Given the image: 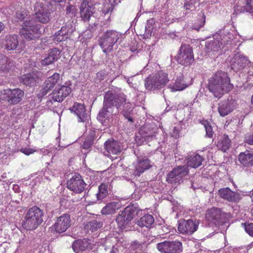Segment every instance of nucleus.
<instances>
[{"label": "nucleus", "instance_id": "f257e3e1", "mask_svg": "<svg viewBox=\"0 0 253 253\" xmlns=\"http://www.w3.org/2000/svg\"><path fill=\"white\" fill-rule=\"evenodd\" d=\"M209 89L214 96L220 98L222 95L232 88L229 78L226 73L218 71L209 79Z\"/></svg>", "mask_w": 253, "mask_h": 253}, {"label": "nucleus", "instance_id": "f03ea898", "mask_svg": "<svg viewBox=\"0 0 253 253\" xmlns=\"http://www.w3.org/2000/svg\"><path fill=\"white\" fill-rule=\"evenodd\" d=\"M43 216L42 210L37 206H33L25 213L22 226L27 230H35L43 222Z\"/></svg>", "mask_w": 253, "mask_h": 253}, {"label": "nucleus", "instance_id": "7ed1b4c3", "mask_svg": "<svg viewBox=\"0 0 253 253\" xmlns=\"http://www.w3.org/2000/svg\"><path fill=\"white\" fill-rule=\"evenodd\" d=\"M110 91L115 101L114 106L116 107L118 111L129 122L133 123V120L131 116L132 111V105L129 102L126 101V95L123 92H118L113 90Z\"/></svg>", "mask_w": 253, "mask_h": 253}, {"label": "nucleus", "instance_id": "20e7f679", "mask_svg": "<svg viewBox=\"0 0 253 253\" xmlns=\"http://www.w3.org/2000/svg\"><path fill=\"white\" fill-rule=\"evenodd\" d=\"M168 76L167 73L162 71L150 75L144 80L145 88L149 91L161 90L169 81Z\"/></svg>", "mask_w": 253, "mask_h": 253}, {"label": "nucleus", "instance_id": "39448f33", "mask_svg": "<svg viewBox=\"0 0 253 253\" xmlns=\"http://www.w3.org/2000/svg\"><path fill=\"white\" fill-rule=\"evenodd\" d=\"M40 28L41 25L37 24L34 20H26L23 23L19 33L26 41L36 40L41 36Z\"/></svg>", "mask_w": 253, "mask_h": 253}, {"label": "nucleus", "instance_id": "423d86ee", "mask_svg": "<svg viewBox=\"0 0 253 253\" xmlns=\"http://www.w3.org/2000/svg\"><path fill=\"white\" fill-rule=\"evenodd\" d=\"M114 103L113 97L111 94L110 90H109L105 94L103 106L97 116L98 120L104 126H109V117L112 115Z\"/></svg>", "mask_w": 253, "mask_h": 253}, {"label": "nucleus", "instance_id": "0eeeda50", "mask_svg": "<svg viewBox=\"0 0 253 253\" xmlns=\"http://www.w3.org/2000/svg\"><path fill=\"white\" fill-rule=\"evenodd\" d=\"M122 34L114 30H107L99 39V45L103 49V51L106 55L111 52L114 45L120 38Z\"/></svg>", "mask_w": 253, "mask_h": 253}, {"label": "nucleus", "instance_id": "6e6552de", "mask_svg": "<svg viewBox=\"0 0 253 253\" xmlns=\"http://www.w3.org/2000/svg\"><path fill=\"white\" fill-rule=\"evenodd\" d=\"M50 2H37L34 6V18L37 21L43 23H48L51 20L52 12Z\"/></svg>", "mask_w": 253, "mask_h": 253}, {"label": "nucleus", "instance_id": "1a4fd4ad", "mask_svg": "<svg viewBox=\"0 0 253 253\" xmlns=\"http://www.w3.org/2000/svg\"><path fill=\"white\" fill-rule=\"evenodd\" d=\"M142 211L134 205L126 207L125 210L118 215L116 221L123 228L129 226L135 216H141Z\"/></svg>", "mask_w": 253, "mask_h": 253}, {"label": "nucleus", "instance_id": "9d476101", "mask_svg": "<svg viewBox=\"0 0 253 253\" xmlns=\"http://www.w3.org/2000/svg\"><path fill=\"white\" fill-rule=\"evenodd\" d=\"M71 92V88L67 85H62L60 88L55 89L48 96L46 105L49 108H53L54 103L61 102Z\"/></svg>", "mask_w": 253, "mask_h": 253}, {"label": "nucleus", "instance_id": "9b49d317", "mask_svg": "<svg viewBox=\"0 0 253 253\" xmlns=\"http://www.w3.org/2000/svg\"><path fill=\"white\" fill-rule=\"evenodd\" d=\"M189 173V169L186 166H179L174 168L167 175V181L172 184H179L183 178Z\"/></svg>", "mask_w": 253, "mask_h": 253}, {"label": "nucleus", "instance_id": "f8f14e48", "mask_svg": "<svg viewBox=\"0 0 253 253\" xmlns=\"http://www.w3.org/2000/svg\"><path fill=\"white\" fill-rule=\"evenodd\" d=\"M177 62L182 65L187 66L194 61L193 49L189 44H182L176 56Z\"/></svg>", "mask_w": 253, "mask_h": 253}, {"label": "nucleus", "instance_id": "ddd939ff", "mask_svg": "<svg viewBox=\"0 0 253 253\" xmlns=\"http://www.w3.org/2000/svg\"><path fill=\"white\" fill-rule=\"evenodd\" d=\"M67 185L69 189L78 194L82 193L86 186L83 177L78 173H75L69 179L67 182Z\"/></svg>", "mask_w": 253, "mask_h": 253}, {"label": "nucleus", "instance_id": "4468645a", "mask_svg": "<svg viewBox=\"0 0 253 253\" xmlns=\"http://www.w3.org/2000/svg\"><path fill=\"white\" fill-rule=\"evenodd\" d=\"M206 217L210 223L216 226H220L225 222V214L218 208H212L207 210Z\"/></svg>", "mask_w": 253, "mask_h": 253}, {"label": "nucleus", "instance_id": "2eb2a0df", "mask_svg": "<svg viewBox=\"0 0 253 253\" xmlns=\"http://www.w3.org/2000/svg\"><path fill=\"white\" fill-rule=\"evenodd\" d=\"M157 249L162 253H177L182 251V246L177 241H166L157 244Z\"/></svg>", "mask_w": 253, "mask_h": 253}, {"label": "nucleus", "instance_id": "dca6fc26", "mask_svg": "<svg viewBox=\"0 0 253 253\" xmlns=\"http://www.w3.org/2000/svg\"><path fill=\"white\" fill-rule=\"evenodd\" d=\"M4 99L11 105H16L24 97V91L19 88L7 89L4 91Z\"/></svg>", "mask_w": 253, "mask_h": 253}, {"label": "nucleus", "instance_id": "f3484780", "mask_svg": "<svg viewBox=\"0 0 253 253\" xmlns=\"http://www.w3.org/2000/svg\"><path fill=\"white\" fill-rule=\"evenodd\" d=\"M199 223L200 221L197 219H181L179 221L178 230L181 233L191 234L197 230Z\"/></svg>", "mask_w": 253, "mask_h": 253}, {"label": "nucleus", "instance_id": "a211bd4d", "mask_svg": "<svg viewBox=\"0 0 253 253\" xmlns=\"http://www.w3.org/2000/svg\"><path fill=\"white\" fill-rule=\"evenodd\" d=\"M71 225V216L69 214L65 213L57 218L52 226V229L57 233H62L66 231Z\"/></svg>", "mask_w": 253, "mask_h": 253}, {"label": "nucleus", "instance_id": "6ab92c4d", "mask_svg": "<svg viewBox=\"0 0 253 253\" xmlns=\"http://www.w3.org/2000/svg\"><path fill=\"white\" fill-rule=\"evenodd\" d=\"M251 62L249 58L244 55L236 53L231 61L232 69L237 72L249 66Z\"/></svg>", "mask_w": 253, "mask_h": 253}, {"label": "nucleus", "instance_id": "aec40b11", "mask_svg": "<svg viewBox=\"0 0 253 253\" xmlns=\"http://www.w3.org/2000/svg\"><path fill=\"white\" fill-rule=\"evenodd\" d=\"M18 45V37L15 35H6L1 40V46L7 50H15Z\"/></svg>", "mask_w": 253, "mask_h": 253}, {"label": "nucleus", "instance_id": "412c9836", "mask_svg": "<svg viewBox=\"0 0 253 253\" xmlns=\"http://www.w3.org/2000/svg\"><path fill=\"white\" fill-rule=\"evenodd\" d=\"M42 77V73L38 71H34L31 73L25 74L20 77L19 81L21 83L28 86H35L38 80Z\"/></svg>", "mask_w": 253, "mask_h": 253}, {"label": "nucleus", "instance_id": "4be33fe9", "mask_svg": "<svg viewBox=\"0 0 253 253\" xmlns=\"http://www.w3.org/2000/svg\"><path fill=\"white\" fill-rule=\"evenodd\" d=\"M104 148L109 154L118 155L123 150L121 143L114 139H109L104 143Z\"/></svg>", "mask_w": 253, "mask_h": 253}, {"label": "nucleus", "instance_id": "5701e85b", "mask_svg": "<svg viewBox=\"0 0 253 253\" xmlns=\"http://www.w3.org/2000/svg\"><path fill=\"white\" fill-rule=\"evenodd\" d=\"M95 12V7L91 2L84 0L80 7V14L82 19L88 21Z\"/></svg>", "mask_w": 253, "mask_h": 253}, {"label": "nucleus", "instance_id": "b1692460", "mask_svg": "<svg viewBox=\"0 0 253 253\" xmlns=\"http://www.w3.org/2000/svg\"><path fill=\"white\" fill-rule=\"evenodd\" d=\"M235 108V101L232 99L221 101L218 107V111L220 116L224 117L231 113Z\"/></svg>", "mask_w": 253, "mask_h": 253}, {"label": "nucleus", "instance_id": "393cba45", "mask_svg": "<svg viewBox=\"0 0 253 253\" xmlns=\"http://www.w3.org/2000/svg\"><path fill=\"white\" fill-rule=\"evenodd\" d=\"M219 197L229 202H236L240 200V194L232 191L228 187L220 189L218 190Z\"/></svg>", "mask_w": 253, "mask_h": 253}, {"label": "nucleus", "instance_id": "a878e982", "mask_svg": "<svg viewBox=\"0 0 253 253\" xmlns=\"http://www.w3.org/2000/svg\"><path fill=\"white\" fill-rule=\"evenodd\" d=\"M238 160L240 164L244 167L250 168L253 167V153H251L249 150L241 153L238 156ZM250 171L253 172L252 168Z\"/></svg>", "mask_w": 253, "mask_h": 253}, {"label": "nucleus", "instance_id": "bb28decb", "mask_svg": "<svg viewBox=\"0 0 253 253\" xmlns=\"http://www.w3.org/2000/svg\"><path fill=\"white\" fill-rule=\"evenodd\" d=\"M150 167V161L148 159L138 161L134 169H129L128 172L134 176H139L141 173L148 169Z\"/></svg>", "mask_w": 253, "mask_h": 253}, {"label": "nucleus", "instance_id": "cd10ccee", "mask_svg": "<svg viewBox=\"0 0 253 253\" xmlns=\"http://www.w3.org/2000/svg\"><path fill=\"white\" fill-rule=\"evenodd\" d=\"M71 111L74 112L79 117V121L81 122H84L88 119V114L85 109L84 105L75 103Z\"/></svg>", "mask_w": 253, "mask_h": 253}, {"label": "nucleus", "instance_id": "c85d7f7f", "mask_svg": "<svg viewBox=\"0 0 253 253\" xmlns=\"http://www.w3.org/2000/svg\"><path fill=\"white\" fill-rule=\"evenodd\" d=\"M90 244L89 240L86 238L78 239L74 241L72 247L75 253H78L85 251Z\"/></svg>", "mask_w": 253, "mask_h": 253}, {"label": "nucleus", "instance_id": "c756f323", "mask_svg": "<svg viewBox=\"0 0 253 253\" xmlns=\"http://www.w3.org/2000/svg\"><path fill=\"white\" fill-rule=\"evenodd\" d=\"M222 45V42L221 38L218 39H213L206 42L205 47L207 52H210L211 51H218Z\"/></svg>", "mask_w": 253, "mask_h": 253}, {"label": "nucleus", "instance_id": "7c9ffc66", "mask_svg": "<svg viewBox=\"0 0 253 253\" xmlns=\"http://www.w3.org/2000/svg\"><path fill=\"white\" fill-rule=\"evenodd\" d=\"M120 208V205L119 202L109 203L102 208L101 212L104 215L113 214L116 212L117 210H119Z\"/></svg>", "mask_w": 253, "mask_h": 253}, {"label": "nucleus", "instance_id": "2f4dec72", "mask_svg": "<svg viewBox=\"0 0 253 253\" xmlns=\"http://www.w3.org/2000/svg\"><path fill=\"white\" fill-rule=\"evenodd\" d=\"M154 223V218L150 214H147L141 217L139 220L135 222V223L140 227H145L147 228H150Z\"/></svg>", "mask_w": 253, "mask_h": 253}, {"label": "nucleus", "instance_id": "473e14b6", "mask_svg": "<svg viewBox=\"0 0 253 253\" xmlns=\"http://www.w3.org/2000/svg\"><path fill=\"white\" fill-rule=\"evenodd\" d=\"M231 145V140L228 135L224 134L220 136L217 143L218 149L223 152L229 149Z\"/></svg>", "mask_w": 253, "mask_h": 253}, {"label": "nucleus", "instance_id": "72a5a7b5", "mask_svg": "<svg viewBox=\"0 0 253 253\" xmlns=\"http://www.w3.org/2000/svg\"><path fill=\"white\" fill-rule=\"evenodd\" d=\"M187 167L197 168L202 165L204 159L200 155H192L187 158Z\"/></svg>", "mask_w": 253, "mask_h": 253}, {"label": "nucleus", "instance_id": "f704fd0d", "mask_svg": "<svg viewBox=\"0 0 253 253\" xmlns=\"http://www.w3.org/2000/svg\"><path fill=\"white\" fill-rule=\"evenodd\" d=\"M75 30V24L73 20L68 21L64 26L62 27L60 32L62 33L67 39L71 35Z\"/></svg>", "mask_w": 253, "mask_h": 253}, {"label": "nucleus", "instance_id": "c9c22d12", "mask_svg": "<svg viewBox=\"0 0 253 253\" xmlns=\"http://www.w3.org/2000/svg\"><path fill=\"white\" fill-rule=\"evenodd\" d=\"M11 65V61L8 57L0 54V70L2 71H8Z\"/></svg>", "mask_w": 253, "mask_h": 253}, {"label": "nucleus", "instance_id": "e433bc0d", "mask_svg": "<svg viewBox=\"0 0 253 253\" xmlns=\"http://www.w3.org/2000/svg\"><path fill=\"white\" fill-rule=\"evenodd\" d=\"M60 78V74L55 73L53 75L48 77L44 83L47 88L52 89L57 83Z\"/></svg>", "mask_w": 253, "mask_h": 253}, {"label": "nucleus", "instance_id": "4c0bfd02", "mask_svg": "<svg viewBox=\"0 0 253 253\" xmlns=\"http://www.w3.org/2000/svg\"><path fill=\"white\" fill-rule=\"evenodd\" d=\"M108 184L101 183L98 187V193L96 194L98 200H101L106 197L108 195Z\"/></svg>", "mask_w": 253, "mask_h": 253}, {"label": "nucleus", "instance_id": "58836bf2", "mask_svg": "<svg viewBox=\"0 0 253 253\" xmlns=\"http://www.w3.org/2000/svg\"><path fill=\"white\" fill-rule=\"evenodd\" d=\"M102 225L103 224L102 222L94 220L88 222L85 226V228L87 230H89L91 232H93L101 228Z\"/></svg>", "mask_w": 253, "mask_h": 253}, {"label": "nucleus", "instance_id": "ea45409f", "mask_svg": "<svg viewBox=\"0 0 253 253\" xmlns=\"http://www.w3.org/2000/svg\"><path fill=\"white\" fill-rule=\"evenodd\" d=\"M186 86L185 85L182 78H180L175 81L173 85H170L169 87L172 91L181 90L184 89Z\"/></svg>", "mask_w": 253, "mask_h": 253}, {"label": "nucleus", "instance_id": "a19ab883", "mask_svg": "<svg viewBox=\"0 0 253 253\" xmlns=\"http://www.w3.org/2000/svg\"><path fill=\"white\" fill-rule=\"evenodd\" d=\"M48 54L52 60L56 61L60 57L61 50L58 48L53 47L49 50Z\"/></svg>", "mask_w": 253, "mask_h": 253}, {"label": "nucleus", "instance_id": "79ce46f5", "mask_svg": "<svg viewBox=\"0 0 253 253\" xmlns=\"http://www.w3.org/2000/svg\"><path fill=\"white\" fill-rule=\"evenodd\" d=\"M154 23L153 19H149L147 21L146 25L145 26V36L148 38L151 35L153 30V24Z\"/></svg>", "mask_w": 253, "mask_h": 253}, {"label": "nucleus", "instance_id": "37998d69", "mask_svg": "<svg viewBox=\"0 0 253 253\" xmlns=\"http://www.w3.org/2000/svg\"><path fill=\"white\" fill-rule=\"evenodd\" d=\"M206 131V136L211 138L213 136V131L211 126L210 125L209 122L207 121H203V123Z\"/></svg>", "mask_w": 253, "mask_h": 253}, {"label": "nucleus", "instance_id": "c03bdc74", "mask_svg": "<svg viewBox=\"0 0 253 253\" xmlns=\"http://www.w3.org/2000/svg\"><path fill=\"white\" fill-rule=\"evenodd\" d=\"M139 134L146 137L150 136L151 134L150 127L148 125L141 126L139 129Z\"/></svg>", "mask_w": 253, "mask_h": 253}, {"label": "nucleus", "instance_id": "a18cd8bd", "mask_svg": "<svg viewBox=\"0 0 253 253\" xmlns=\"http://www.w3.org/2000/svg\"><path fill=\"white\" fill-rule=\"evenodd\" d=\"M242 225L244 226L246 232L253 237V223L246 222L242 223Z\"/></svg>", "mask_w": 253, "mask_h": 253}, {"label": "nucleus", "instance_id": "49530a36", "mask_svg": "<svg viewBox=\"0 0 253 253\" xmlns=\"http://www.w3.org/2000/svg\"><path fill=\"white\" fill-rule=\"evenodd\" d=\"M114 5L110 2H106L104 4V5L102 9L103 13L104 15H106L110 12H111L114 9Z\"/></svg>", "mask_w": 253, "mask_h": 253}, {"label": "nucleus", "instance_id": "de8ad7c7", "mask_svg": "<svg viewBox=\"0 0 253 253\" xmlns=\"http://www.w3.org/2000/svg\"><path fill=\"white\" fill-rule=\"evenodd\" d=\"M144 243L143 242L138 241H133L130 245L131 250L133 251L140 250L142 248Z\"/></svg>", "mask_w": 253, "mask_h": 253}, {"label": "nucleus", "instance_id": "09e8293b", "mask_svg": "<svg viewBox=\"0 0 253 253\" xmlns=\"http://www.w3.org/2000/svg\"><path fill=\"white\" fill-rule=\"evenodd\" d=\"M196 0H186L184 7L186 10H193L195 9Z\"/></svg>", "mask_w": 253, "mask_h": 253}, {"label": "nucleus", "instance_id": "8fccbe9b", "mask_svg": "<svg viewBox=\"0 0 253 253\" xmlns=\"http://www.w3.org/2000/svg\"><path fill=\"white\" fill-rule=\"evenodd\" d=\"M67 39L66 37L62 35V33L60 32V30L55 33L53 38V40L57 42H61Z\"/></svg>", "mask_w": 253, "mask_h": 253}, {"label": "nucleus", "instance_id": "3c124183", "mask_svg": "<svg viewBox=\"0 0 253 253\" xmlns=\"http://www.w3.org/2000/svg\"><path fill=\"white\" fill-rule=\"evenodd\" d=\"M93 139L91 137L85 139L82 145V147L84 149H88L92 145Z\"/></svg>", "mask_w": 253, "mask_h": 253}, {"label": "nucleus", "instance_id": "603ef678", "mask_svg": "<svg viewBox=\"0 0 253 253\" xmlns=\"http://www.w3.org/2000/svg\"><path fill=\"white\" fill-rule=\"evenodd\" d=\"M252 0H246L245 10L246 12H250L253 14V6L251 4Z\"/></svg>", "mask_w": 253, "mask_h": 253}, {"label": "nucleus", "instance_id": "864d4df0", "mask_svg": "<svg viewBox=\"0 0 253 253\" xmlns=\"http://www.w3.org/2000/svg\"><path fill=\"white\" fill-rule=\"evenodd\" d=\"M50 90L51 89L50 88H47L46 85L43 84L42 88L40 90L39 93L38 94L39 98L42 97Z\"/></svg>", "mask_w": 253, "mask_h": 253}, {"label": "nucleus", "instance_id": "5fc2aeb1", "mask_svg": "<svg viewBox=\"0 0 253 253\" xmlns=\"http://www.w3.org/2000/svg\"><path fill=\"white\" fill-rule=\"evenodd\" d=\"M26 15V12L25 10L18 11L16 13V17L20 21L24 20Z\"/></svg>", "mask_w": 253, "mask_h": 253}, {"label": "nucleus", "instance_id": "6e6d98bb", "mask_svg": "<svg viewBox=\"0 0 253 253\" xmlns=\"http://www.w3.org/2000/svg\"><path fill=\"white\" fill-rule=\"evenodd\" d=\"M55 62L54 60L52 59V57H50L49 55L47 57L44 58V59L42 60V63L44 65H48L51 64Z\"/></svg>", "mask_w": 253, "mask_h": 253}, {"label": "nucleus", "instance_id": "4d7b16f0", "mask_svg": "<svg viewBox=\"0 0 253 253\" xmlns=\"http://www.w3.org/2000/svg\"><path fill=\"white\" fill-rule=\"evenodd\" d=\"M245 142L249 144L253 145V132L251 134L246 135Z\"/></svg>", "mask_w": 253, "mask_h": 253}, {"label": "nucleus", "instance_id": "13d9d810", "mask_svg": "<svg viewBox=\"0 0 253 253\" xmlns=\"http://www.w3.org/2000/svg\"><path fill=\"white\" fill-rule=\"evenodd\" d=\"M145 137L144 136L139 134V135H137L135 136V141L138 145H140L143 143Z\"/></svg>", "mask_w": 253, "mask_h": 253}, {"label": "nucleus", "instance_id": "bf43d9fd", "mask_svg": "<svg viewBox=\"0 0 253 253\" xmlns=\"http://www.w3.org/2000/svg\"><path fill=\"white\" fill-rule=\"evenodd\" d=\"M20 151L26 155H29L35 152L36 151L35 150H34L32 148H22L20 149Z\"/></svg>", "mask_w": 253, "mask_h": 253}, {"label": "nucleus", "instance_id": "052dcab7", "mask_svg": "<svg viewBox=\"0 0 253 253\" xmlns=\"http://www.w3.org/2000/svg\"><path fill=\"white\" fill-rule=\"evenodd\" d=\"M66 13L68 14H70L71 16H72L74 15L75 12V7L72 5H68L66 7Z\"/></svg>", "mask_w": 253, "mask_h": 253}, {"label": "nucleus", "instance_id": "680f3d73", "mask_svg": "<svg viewBox=\"0 0 253 253\" xmlns=\"http://www.w3.org/2000/svg\"><path fill=\"white\" fill-rule=\"evenodd\" d=\"M171 135L173 137H177L179 136V129L177 127L174 126L173 127L172 131L170 132Z\"/></svg>", "mask_w": 253, "mask_h": 253}, {"label": "nucleus", "instance_id": "e2e57ef3", "mask_svg": "<svg viewBox=\"0 0 253 253\" xmlns=\"http://www.w3.org/2000/svg\"><path fill=\"white\" fill-rule=\"evenodd\" d=\"M236 12H244V11H246L245 10V6L244 7H240L239 8H237L236 10H235Z\"/></svg>", "mask_w": 253, "mask_h": 253}, {"label": "nucleus", "instance_id": "0e129e2a", "mask_svg": "<svg viewBox=\"0 0 253 253\" xmlns=\"http://www.w3.org/2000/svg\"><path fill=\"white\" fill-rule=\"evenodd\" d=\"M4 24L0 22V33L4 29Z\"/></svg>", "mask_w": 253, "mask_h": 253}, {"label": "nucleus", "instance_id": "69168bd1", "mask_svg": "<svg viewBox=\"0 0 253 253\" xmlns=\"http://www.w3.org/2000/svg\"><path fill=\"white\" fill-rule=\"evenodd\" d=\"M203 16L204 17V21L203 22L202 25H201V26H200L201 27H202L204 24V23L205 22V16L204 14H203Z\"/></svg>", "mask_w": 253, "mask_h": 253}]
</instances>
